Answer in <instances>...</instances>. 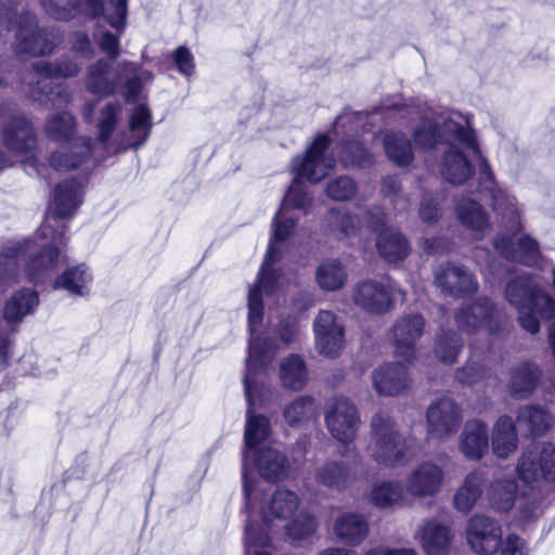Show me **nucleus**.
<instances>
[{
	"instance_id": "nucleus-1",
	"label": "nucleus",
	"mask_w": 555,
	"mask_h": 555,
	"mask_svg": "<svg viewBox=\"0 0 555 555\" xmlns=\"http://www.w3.org/2000/svg\"><path fill=\"white\" fill-rule=\"evenodd\" d=\"M296 218L280 209L273 220V236L269 243L264 261L258 272L256 283L248 292V326L250 339L248 356L246 359V373L244 376L245 397L248 406L263 403L266 387L259 384L263 370L270 364L278 351V345L273 341H261L257 336V330L262 321V294H275L283 288L284 279L274 269V264L281 257V245L293 233Z\"/></svg>"
},
{
	"instance_id": "nucleus-2",
	"label": "nucleus",
	"mask_w": 555,
	"mask_h": 555,
	"mask_svg": "<svg viewBox=\"0 0 555 555\" xmlns=\"http://www.w3.org/2000/svg\"><path fill=\"white\" fill-rule=\"evenodd\" d=\"M417 149L427 152L439 145H448L444 152L442 175L452 184H463L473 173L479 171L477 152L482 154L476 143L468 122L457 113L441 112L433 117L426 116L413 133Z\"/></svg>"
},
{
	"instance_id": "nucleus-3",
	"label": "nucleus",
	"mask_w": 555,
	"mask_h": 555,
	"mask_svg": "<svg viewBox=\"0 0 555 555\" xmlns=\"http://www.w3.org/2000/svg\"><path fill=\"white\" fill-rule=\"evenodd\" d=\"M243 493L245 512L247 513L244 527L245 555H247L246 538L248 529L254 532L257 539H261L263 535L269 540L266 545L259 548L260 552L272 555V539L268 522L271 520L291 519L299 509L300 499L296 492L285 488H279L268 500H264L262 483L256 478L248 477L247 473L243 474Z\"/></svg>"
},
{
	"instance_id": "nucleus-4",
	"label": "nucleus",
	"mask_w": 555,
	"mask_h": 555,
	"mask_svg": "<svg viewBox=\"0 0 555 555\" xmlns=\"http://www.w3.org/2000/svg\"><path fill=\"white\" fill-rule=\"evenodd\" d=\"M121 116L122 106L119 102H107L98 112V140L108 154L138 149L150 137L152 114L145 105L140 104L133 108L127 130L115 132Z\"/></svg>"
},
{
	"instance_id": "nucleus-5",
	"label": "nucleus",
	"mask_w": 555,
	"mask_h": 555,
	"mask_svg": "<svg viewBox=\"0 0 555 555\" xmlns=\"http://www.w3.org/2000/svg\"><path fill=\"white\" fill-rule=\"evenodd\" d=\"M330 139L325 134L318 135L308 147L304 156L293 159L292 171L295 175L294 182L289 186L283 199L281 209L289 212L291 209L300 210L307 215L312 206V197L306 192L301 180L318 183L334 169L336 160L327 154Z\"/></svg>"
},
{
	"instance_id": "nucleus-6",
	"label": "nucleus",
	"mask_w": 555,
	"mask_h": 555,
	"mask_svg": "<svg viewBox=\"0 0 555 555\" xmlns=\"http://www.w3.org/2000/svg\"><path fill=\"white\" fill-rule=\"evenodd\" d=\"M369 452L384 467L405 464L414 455L409 439L399 431L397 422L387 411H378L372 417Z\"/></svg>"
},
{
	"instance_id": "nucleus-7",
	"label": "nucleus",
	"mask_w": 555,
	"mask_h": 555,
	"mask_svg": "<svg viewBox=\"0 0 555 555\" xmlns=\"http://www.w3.org/2000/svg\"><path fill=\"white\" fill-rule=\"evenodd\" d=\"M76 2V8H83L93 16H102L116 30V34H113L99 26L93 35L101 51L112 61L116 60L120 54L119 37L126 28L127 0H77Z\"/></svg>"
},
{
	"instance_id": "nucleus-8",
	"label": "nucleus",
	"mask_w": 555,
	"mask_h": 555,
	"mask_svg": "<svg viewBox=\"0 0 555 555\" xmlns=\"http://www.w3.org/2000/svg\"><path fill=\"white\" fill-rule=\"evenodd\" d=\"M475 157L479 162L480 191L489 194L492 210L502 218L511 231H520V209L516 198L496 184L485 157L477 152H475Z\"/></svg>"
},
{
	"instance_id": "nucleus-9",
	"label": "nucleus",
	"mask_w": 555,
	"mask_h": 555,
	"mask_svg": "<svg viewBox=\"0 0 555 555\" xmlns=\"http://www.w3.org/2000/svg\"><path fill=\"white\" fill-rule=\"evenodd\" d=\"M324 420L332 437L343 444L356 439L361 424L357 406L346 397H334L326 403Z\"/></svg>"
},
{
	"instance_id": "nucleus-10",
	"label": "nucleus",
	"mask_w": 555,
	"mask_h": 555,
	"mask_svg": "<svg viewBox=\"0 0 555 555\" xmlns=\"http://www.w3.org/2000/svg\"><path fill=\"white\" fill-rule=\"evenodd\" d=\"M516 472L520 480L533 482L542 477L552 483V494H555V446L553 443H537L526 450L519 457Z\"/></svg>"
},
{
	"instance_id": "nucleus-11",
	"label": "nucleus",
	"mask_w": 555,
	"mask_h": 555,
	"mask_svg": "<svg viewBox=\"0 0 555 555\" xmlns=\"http://www.w3.org/2000/svg\"><path fill=\"white\" fill-rule=\"evenodd\" d=\"M502 538L501 524L487 515L475 514L466 522L465 539L477 555H495Z\"/></svg>"
},
{
	"instance_id": "nucleus-12",
	"label": "nucleus",
	"mask_w": 555,
	"mask_h": 555,
	"mask_svg": "<svg viewBox=\"0 0 555 555\" xmlns=\"http://www.w3.org/2000/svg\"><path fill=\"white\" fill-rule=\"evenodd\" d=\"M459 328L467 334L491 335L499 328V312L487 298L463 307L455 315Z\"/></svg>"
},
{
	"instance_id": "nucleus-13",
	"label": "nucleus",
	"mask_w": 555,
	"mask_h": 555,
	"mask_svg": "<svg viewBox=\"0 0 555 555\" xmlns=\"http://www.w3.org/2000/svg\"><path fill=\"white\" fill-rule=\"evenodd\" d=\"M393 285L388 279H365L352 288V300L360 309L382 314L391 309Z\"/></svg>"
},
{
	"instance_id": "nucleus-14",
	"label": "nucleus",
	"mask_w": 555,
	"mask_h": 555,
	"mask_svg": "<svg viewBox=\"0 0 555 555\" xmlns=\"http://www.w3.org/2000/svg\"><path fill=\"white\" fill-rule=\"evenodd\" d=\"M137 64L122 61L112 68L109 61L100 59L87 68L85 86L87 90L98 95H111L116 92L121 79V73L133 74Z\"/></svg>"
},
{
	"instance_id": "nucleus-15",
	"label": "nucleus",
	"mask_w": 555,
	"mask_h": 555,
	"mask_svg": "<svg viewBox=\"0 0 555 555\" xmlns=\"http://www.w3.org/2000/svg\"><path fill=\"white\" fill-rule=\"evenodd\" d=\"M317 351L327 358H336L345 347V330L340 320L330 310H321L313 321Z\"/></svg>"
},
{
	"instance_id": "nucleus-16",
	"label": "nucleus",
	"mask_w": 555,
	"mask_h": 555,
	"mask_svg": "<svg viewBox=\"0 0 555 555\" xmlns=\"http://www.w3.org/2000/svg\"><path fill=\"white\" fill-rule=\"evenodd\" d=\"M386 215L379 208L361 210L357 214L337 212V228L341 238L350 244L362 243L371 232L385 227Z\"/></svg>"
},
{
	"instance_id": "nucleus-17",
	"label": "nucleus",
	"mask_w": 555,
	"mask_h": 555,
	"mask_svg": "<svg viewBox=\"0 0 555 555\" xmlns=\"http://www.w3.org/2000/svg\"><path fill=\"white\" fill-rule=\"evenodd\" d=\"M446 472L434 461L427 460L416 464L406 475L405 492L415 499L437 495L444 483Z\"/></svg>"
},
{
	"instance_id": "nucleus-18",
	"label": "nucleus",
	"mask_w": 555,
	"mask_h": 555,
	"mask_svg": "<svg viewBox=\"0 0 555 555\" xmlns=\"http://www.w3.org/2000/svg\"><path fill=\"white\" fill-rule=\"evenodd\" d=\"M425 320L418 313L399 318L392 326V339L397 357L411 362L416 354V341L422 337Z\"/></svg>"
},
{
	"instance_id": "nucleus-19",
	"label": "nucleus",
	"mask_w": 555,
	"mask_h": 555,
	"mask_svg": "<svg viewBox=\"0 0 555 555\" xmlns=\"http://www.w3.org/2000/svg\"><path fill=\"white\" fill-rule=\"evenodd\" d=\"M14 49L17 54L42 55L50 53L53 43L43 29L37 28L35 15H21L17 22Z\"/></svg>"
},
{
	"instance_id": "nucleus-20",
	"label": "nucleus",
	"mask_w": 555,
	"mask_h": 555,
	"mask_svg": "<svg viewBox=\"0 0 555 555\" xmlns=\"http://www.w3.org/2000/svg\"><path fill=\"white\" fill-rule=\"evenodd\" d=\"M414 538L426 555H448L453 533L447 524L436 518H426L418 525Z\"/></svg>"
},
{
	"instance_id": "nucleus-21",
	"label": "nucleus",
	"mask_w": 555,
	"mask_h": 555,
	"mask_svg": "<svg viewBox=\"0 0 555 555\" xmlns=\"http://www.w3.org/2000/svg\"><path fill=\"white\" fill-rule=\"evenodd\" d=\"M372 385L380 396L397 397L405 393L412 384L405 365L388 362L372 372Z\"/></svg>"
},
{
	"instance_id": "nucleus-22",
	"label": "nucleus",
	"mask_w": 555,
	"mask_h": 555,
	"mask_svg": "<svg viewBox=\"0 0 555 555\" xmlns=\"http://www.w3.org/2000/svg\"><path fill=\"white\" fill-rule=\"evenodd\" d=\"M426 417L429 433L438 438L453 435L462 422L461 410L450 398H441L433 402Z\"/></svg>"
},
{
	"instance_id": "nucleus-23",
	"label": "nucleus",
	"mask_w": 555,
	"mask_h": 555,
	"mask_svg": "<svg viewBox=\"0 0 555 555\" xmlns=\"http://www.w3.org/2000/svg\"><path fill=\"white\" fill-rule=\"evenodd\" d=\"M5 146L17 155L33 152L37 145V135L33 124L24 116L11 117L2 131Z\"/></svg>"
},
{
	"instance_id": "nucleus-24",
	"label": "nucleus",
	"mask_w": 555,
	"mask_h": 555,
	"mask_svg": "<svg viewBox=\"0 0 555 555\" xmlns=\"http://www.w3.org/2000/svg\"><path fill=\"white\" fill-rule=\"evenodd\" d=\"M542 376L539 365L525 361L513 365L508 371L506 389L514 399L529 398L537 389Z\"/></svg>"
},
{
	"instance_id": "nucleus-25",
	"label": "nucleus",
	"mask_w": 555,
	"mask_h": 555,
	"mask_svg": "<svg viewBox=\"0 0 555 555\" xmlns=\"http://www.w3.org/2000/svg\"><path fill=\"white\" fill-rule=\"evenodd\" d=\"M459 449L469 461H480L489 451V433L480 420L467 421L459 437Z\"/></svg>"
},
{
	"instance_id": "nucleus-26",
	"label": "nucleus",
	"mask_w": 555,
	"mask_h": 555,
	"mask_svg": "<svg viewBox=\"0 0 555 555\" xmlns=\"http://www.w3.org/2000/svg\"><path fill=\"white\" fill-rule=\"evenodd\" d=\"M250 453L248 462L255 465L263 479L275 482L287 476V457L275 447L260 448Z\"/></svg>"
},
{
	"instance_id": "nucleus-27",
	"label": "nucleus",
	"mask_w": 555,
	"mask_h": 555,
	"mask_svg": "<svg viewBox=\"0 0 555 555\" xmlns=\"http://www.w3.org/2000/svg\"><path fill=\"white\" fill-rule=\"evenodd\" d=\"M271 435V425L269 420L263 415L253 414L250 409L247 410L246 424L244 431V451H243V473H247L248 459L255 450L268 448L267 441Z\"/></svg>"
},
{
	"instance_id": "nucleus-28",
	"label": "nucleus",
	"mask_w": 555,
	"mask_h": 555,
	"mask_svg": "<svg viewBox=\"0 0 555 555\" xmlns=\"http://www.w3.org/2000/svg\"><path fill=\"white\" fill-rule=\"evenodd\" d=\"M486 482V472L474 469L468 473L453 495L454 508L462 514L473 511L483 494Z\"/></svg>"
},
{
	"instance_id": "nucleus-29",
	"label": "nucleus",
	"mask_w": 555,
	"mask_h": 555,
	"mask_svg": "<svg viewBox=\"0 0 555 555\" xmlns=\"http://www.w3.org/2000/svg\"><path fill=\"white\" fill-rule=\"evenodd\" d=\"M91 140L79 138L75 142L60 146L50 156V165L60 171L82 167L90 162Z\"/></svg>"
},
{
	"instance_id": "nucleus-30",
	"label": "nucleus",
	"mask_w": 555,
	"mask_h": 555,
	"mask_svg": "<svg viewBox=\"0 0 555 555\" xmlns=\"http://www.w3.org/2000/svg\"><path fill=\"white\" fill-rule=\"evenodd\" d=\"M512 232L513 236L495 238L494 248L505 258L522 261L527 264L535 261L540 255L537 241L527 235L516 237V233L519 231Z\"/></svg>"
},
{
	"instance_id": "nucleus-31",
	"label": "nucleus",
	"mask_w": 555,
	"mask_h": 555,
	"mask_svg": "<svg viewBox=\"0 0 555 555\" xmlns=\"http://www.w3.org/2000/svg\"><path fill=\"white\" fill-rule=\"evenodd\" d=\"M435 283L441 291L452 296L474 293L477 289L474 275L463 267L454 264H448L437 271Z\"/></svg>"
},
{
	"instance_id": "nucleus-32",
	"label": "nucleus",
	"mask_w": 555,
	"mask_h": 555,
	"mask_svg": "<svg viewBox=\"0 0 555 555\" xmlns=\"http://www.w3.org/2000/svg\"><path fill=\"white\" fill-rule=\"evenodd\" d=\"M39 306V295L31 288L14 292L3 305V319L9 324H18L27 315L34 314Z\"/></svg>"
},
{
	"instance_id": "nucleus-33",
	"label": "nucleus",
	"mask_w": 555,
	"mask_h": 555,
	"mask_svg": "<svg viewBox=\"0 0 555 555\" xmlns=\"http://www.w3.org/2000/svg\"><path fill=\"white\" fill-rule=\"evenodd\" d=\"M333 533L340 542L358 546L369 535V524L362 515L347 512L335 519Z\"/></svg>"
},
{
	"instance_id": "nucleus-34",
	"label": "nucleus",
	"mask_w": 555,
	"mask_h": 555,
	"mask_svg": "<svg viewBox=\"0 0 555 555\" xmlns=\"http://www.w3.org/2000/svg\"><path fill=\"white\" fill-rule=\"evenodd\" d=\"M457 219L472 235L480 240L490 229L489 216L479 203L470 198H462L455 207Z\"/></svg>"
},
{
	"instance_id": "nucleus-35",
	"label": "nucleus",
	"mask_w": 555,
	"mask_h": 555,
	"mask_svg": "<svg viewBox=\"0 0 555 555\" xmlns=\"http://www.w3.org/2000/svg\"><path fill=\"white\" fill-rule=\"evenodd\" d=\"M491 447L493 454L499 459H507L518 447V436L512 417L503 415L495 422Z\"/></svg>"
},
{
	"instance_id": "nucleus-36",
	"label": "nucleus",
	"mask_w": 555,
	"mask_h": 555,
	"mask_svg": "<svg viewBox=\"0 0 555 555\" xmlns=\"http://www.w3.org/2000/svg\"><path fill=\"white\" fill-rule=\"evenodd\" d=\"M93 280V274L89 267L85 263L68 267L60 274L53 287L56 289H65L70 295L85 296L90 291V285Z\"/></svg>"
},
{
	"instance_id": "nucleus-37",
	"label": "nucleus",
	"mask_w": 555,
	"mask_h": 555,
	"mask_svg": "<svg viewBox=\"0 0 555 555\" xmlns=\"http://www.w3.org/2000/svg\"><path fill=\"white\" fill-rule=\"evenodd\" d=\"M376 247L378 254L388 262L404 259L410 253L406 238L396 229L382 227L378 231Z\"/></svg>"
},
{
	"instance_id": "nucleus-38",
	"label": "nucleus",
	"mask_w": 555,
	"mask_h": 555,
	"mask_svg": "<svg viewBox=\"0 0 555 555\" xmlns=\"http://www.w3.org/2000/svg\"><path fill=\"white\" fill-rule=\"evenodd\" d=\"M31 96L52 107H63L72 101V93L64 83H54L47 77H37V81L30 89Z\"/></svg>"
},
{
	"instance_id": "nucleus-39",
	"label": "nucleus",
	"mask_w": 555,
	"mask_h": 555,
	"mask_svg": "<svg viewBox=\"0 0 555 555\" xmlns=\"http://www.w3.org/2000/svg\"><path fill=\"white\" fill-rule=\"evenodd\" d=\"M518 485L513 477L494 478L488 488L490 505L498 512H508L515 504Z\"/></svg>"
},
{
	"instance_id": "nucleus-40",
	"label": "nucleus",
	"mask_w": 555,
	"mask_h": 555,
	"mask_svg": "<svg viewBox=\"0 0 555 555\" xmlns=\"http://www.w3.org/2000/svg\"><path fill=\"white\" fill-rule=\"evenodd\" d=\"M524 483L537 486L538 493L532 492L531 494L525 495L521 498L518 509L522 520H531L540 517L544 511V504L538 496H543L545 499H555V494H552V483L545 482V480L540 477L539 480L533 482H525Z\"/></svg>"
},
{
	"instance_id": "nucleus-41",
	"label": "nucleus",
	"mask_w": 555,
	"mask_h": 555,
	"mask_svg": "<svg viewBox=\"0 0 555 555\" xmlns=\"http://www.w3.org/2000/svg\"><path fill=\"white\" fill-rule=\"evenodd\" d=\"M315 481L336 491L345 490L351 482V475L346 465L328 461L315 472Z\"/></svg>"
},
{
	"instance_id": "nucleus-42",
	"label": "nucleus",
	"mask_w": 555,
	"mask_h": 555,
	"mask_svg": "<svg viewBox=\"0 0 555 555\" xmlns=\"http://www.w3.org/2000/svg\"><path fill=\"white\" fill-rule=\"evenodd\" d=\"M307 377V367L300 356L291 354L281 362L280 379L283 387L300 390L306 385Z\"/></svg>"
},
{
	"instance_id": "nucleus-43",
	"label": "nucleus",
	"mask_w": 555,
	"mask_h": 555,
	"mask_svg": "<svg viewBox=\"0 0 555 555\" xmlns=\"http://www.w3.org/2000/svg\"><path fill=\"white\" fill-rule=\"evenodd\" d=\"M347 276L346 268L336 259L323 261L315 271L318 285L327 292L340 289L346 284Z\"/></svg>"
},
{
	"instance_id": "nucleus-44",
	"label": "nucleus",
	"mask_w": 555,
	"mask_h": 555,
	"mask_svg": "<svg viewBox=\"0 0 555 555\" xmlns=\"http://www.w3.org/2000/svg\"><path fill=\"white\" fill-rule=\"evenodd\" d=\"M405 486L400 482L387 480L373 486L369 500L377 507H391L404 500Z\"/></svg>"
},
{
	"instance_id": "nucleus-45",
	"label": "nucleus",
	"mask_w": 555,
	"mask_h": 555,
	"mask_svg": "<svg viewBox=\"0 0 555 555\" xmlns=\"http://www.w3.org/2000/svg\"><path fill=\"white\" fill-rule=\"evenodd\" d=\"M463 348V340L452 330H440L436 336L434 352L439 361L446 364H452Z\"/></svg>"
},
{
	"instance_id": "nucleus-46",
	"label": "nucleus",
	"mask_w": 555,
	"mask_h": 555,
	"mask_svg": "<svg viewBox=\"0 0 555 555\" xmlns=\"http://www.w3.org/2000/svg\"><path fill=\"white\" fill-rule=\"evenodd\" d=\"M387 157L399 166H405L413 159V150L402 133L387 132L383 139Z\"/></svg>"
},
{
	"instance_id": "nucleus-47",
	"label": "nucleus",
	"mask_w": 555,
	"mask_h": 555,
	"mask_svg": "<svg viewBox=\"0 0 555 555\" xmlns=\"http://www.w3.org/2000/svg\"><path fill=\"white\" fill-rule=\"evenodd\" d=\"M80 65L70 59H65L54 63L39 61L34 64V73L36 77H47L53 79L54 77L70 78L78 75Z\"/></svg>"
},
{
	"instance_id": "nucleus-48",
	"label": "nucleus",
	"mask_w": 555,
	"mask_h": 555,
	"mask_svg": "<svg viewBox=\"0 0 555 555\" xmlns=\"http://www.w3.org/2000/svg\"><path fill=\"white\" fill-rule=\"evenodd\" d=\"M518 421L526 424L533 435L543 434L552 425V414L542 406H524L519 410Z\"/></svg>"
},
{
	"instance_id": "nucleus-49",
	"label": "nucleus",
	"mask_w": 555,
	"mask_h": 555,
	"mask_svg": "<svg viewBox=\"0 0 555 555\" xmlns=\"http://www.w3.org/2000/svg\"><path fill=\"white\" fill-rule=\"evenodd\" d=\"M75 118L68 112H62L50 116L46 122V133L54 141L69 140L75 133Z\"/></svg>"
},
{
	"instance_id": "nucleus-50",
	"label": "nucleus",
	"mask_w": 555,
	"mask_h": 555,
	"mask_svg": "<svg viewBox=\"0 0 555 555\" xmlns=\"http://www.w3.org/2000/svg\"><path fill=\"white\" fill-rule=\"evenodd\" d=\"M318 528L314 516L300 512L295 519L285 525L288 538L293 541H301L312 535Z\"/></svg>"
},
{
	"instance_id": "nucleus-51",
	"label": "nucleus",
	"mask_w": 555,
	"mask_h": 555,
	"mask_svg": "<svg viewBox=\"0 0 555 555\" xmlns=\"http://www.w3.org/2000/svg\"><path fill=\"white\" fill-rule=\"evenodd\" d=\"M313 412V400L310 397L301 396L286 405L284 417L291 426H296L307 422Z\"/></svg>"
},
{
	"instance_id": "nucleus-52",
	"label": "nucleus",
	"mask_w": 555,
	"mask_h": 555,
	"mask_svg": "<svg viewBox=\"0 0 555 555\" xmlns=\"http://www.w3.org/2000/svg\"><path fill=\"white\" fill-rule=\"evenodd\" d=\"M340 159L345 166H366L372 163V156L359 142H351L343 146Z\"/></svg>"
},
{
	"instance_id": "nucleus-53",
	"label": "nucleus",
	"mask_w": 555,
	"mask_h": 555,
	"mask_svg": "<svg viewBox=\"0 0 555 555\" xmlns=\"http://www.w3.org/2000/svg\"><path fill=\"white\" fill-rule=\"evenodd\" d=\"M122 76L127 77L124 92V96L127 102H134L139 98L142 88V82L152 79V74L149 70H139L138 67L135 73H121V77Z\"/></svg>"
},
{
	"instance_id": "nucleus-54",
	"label": "nucleus",
	"mask_w": 555,
	"mask_h": 555,
	"mask_svg": "<svg viewBox=\"0 0 555 555\" xmlns=\"http://www.w3.org/2000/svg\"><path fill=\"white\" fill-rule=\"evenodd\" d=\"M382 192L384 196L389 197L393 208L401 212L409 207V198L400 192V186L396 178L388 177L383 180Z\"/></svg>"
},
{
	"instance_id": "nucleus-55",
	"label": "nucleus",
	"mask_w": 555,
	"mask_h": 555,
	"mask_svg": "<svg viewBox=\"0 0 555 555\" xmlns=\"http://www.w3.org/2000/svg\"><path fill=\"white\" fill-rule=\"evenodd\" d=\"M488 377H490V370L487 364L473 359L468 361L459 375V379L468 385L477 384Z\"/></svg>"
},
{
	"instance_id": "nucleus-56",
	"label": "nucleus",
	"mask_w": 555,
	"mask_h": 555,
	"mask_svg": "<svg viewBox=\"0 0 555 555\" xmlns=\"http://www.w3.org/2000/svg\"><path fill=\"white\" fill-rule=\"evenodd\" d=\"M356 184L348 177H339L327 185V195L335 201H347L356 193Z\"/></svg>"
},
{
	"instance_id": "nucleus-57",
	"label": "nucleus",
	"mask_w": 555,
	"mask_h": 555,
	"mask_svg": "<svg viewBox=\"0 0 555 555\" xmlns=\"http://www.w3.org/2000/svg\"><path fill=\"white\" fill-rule=\"evenodd\" d=\"M77 0H42L46 11L55 18L65 20L73 15Z\"/></svg>"
},
{
	"instance_id": "nucleus-58",
	"label": "nucleus",
	"mask_w": 555,
	"mask_h": 555,
	"mask_svg": "<svg viewBox=\"0 0 555 555\" xmlns=\"http://www.w3.org/2000/svg\"><path fill=\"white\" fill-rule=\"evenodd\" d=\"M499 551L501 555H529L527 543L515 533L501 539Z\"/></svg>"
},
{
	"instance_id": "nucleus-59",
	"label": "nucleus",
	"mask_w": 555,
	"mask_h": 555,
	"mask_svg": "<svg viewBox=\"0 0 555 555\" xmlns=\"http://www.w3.org/2000/svg\"><path fill=\"white\" fill-rule=\"evenodd\" d=\"M172 60L180 74L190 77L195 69L194 57L191 51L181 46L172 52Z\"/></svg>"
},
{
	"instance_id": "nucleus-60",
	"label": "nucleus",
	"mask_w": 555,
	"mask_h": 555,
	"mask_svg": "<svg viewBox=\"0 0 555 555\" xmlns=\"http://www.w3.org/2000/svg\"><path fill=\"white\" fill-rule=\"evenodd\" d=\"M299 323L296 318L289 317L280 321L279 324V336L284 345H289L296 340L299 334Z\"/></svg>"
},
{
	"instance_id": "nucleus-61",
	"label": "nucleus",
	"mask_w": 555,
	"mask_h": 555,
	"mask_svg": "<svg viewBox=\"0 0 555 555\" xmlns=\"http://www.w3.org/2000/svg\"><path fill=\"white\" fill-rule=\"evenodd\" d=\"M439 203L433 198H425L420 207V217L426 223H431L440 217Z\"/></svg>"
},
{
	"instance_id": "nucleus-62",
	"label": "nucleus",
	"mask_w": 555,
	"mask_h": 555,
	"mask_svg": "<svg viewBox=\"0 0 555 555\" xmlns=\"http://www.w3.org/2000/svg\"><path fill=\"white\" fill-rule=\"evenodd\" d=\"M363 555H418L411 547H389L386 545L374 546L363 553Z\"/></svg>"
},
{
	"instance_id": "nucleus-63",
	"label": "nucleus",
	"mask_w": 555,
	"mask_h": 555,
	"mask_svg": "<svg viewBox=\"0 0 555 555\" xmlns=\"http://www.w3.org/2000/svg\"><path fill=\"white\" fill-rule=\"evenodd\" d=\"M73 49L85 59H90L94 55V49L88 36L85 34H77L73 40Z\"/></svg>"
},
{
	"instance_id": "nucleus-64",
	"label": "nucleus",
	"mask_w": 555,
	"mask_h": 555,
	"mask_svg": "<svg viewBox=\"0 0 555 555\" xmlns=\"http://www.w3.org/2000/svg\"><path fill=\"white\" fill-rule=\"evenodd\" d=\"M268 539L262 535V538L257 539V537L254 534V532L248 529L247 530V555H268L263 552H260V546H263L268 543Z\"/></svg>"
}]
</instances>
